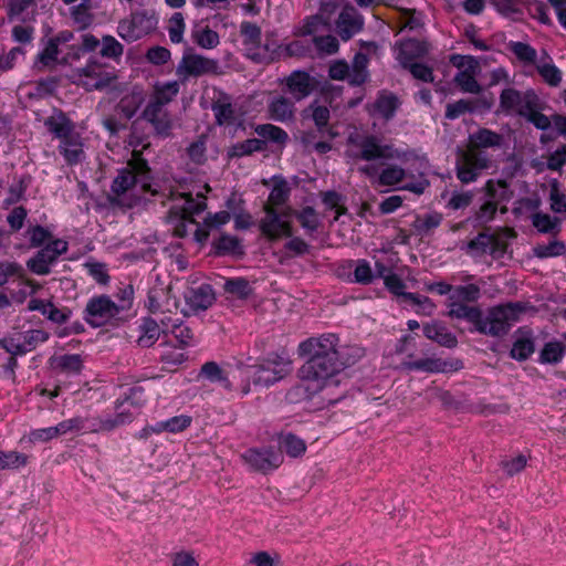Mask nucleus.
<instances>
[{"label": "nucleus", "mask_w": 566, "mask_h": 566, "mask_svg": "<svg viewBox=\"0 0 566 566\" xmlns=\"http://www.w3.org/2000/svg\"><path fill=\"white\" fill-rule=\"evenodd\" d=\"M198 377L210 382L218 384L221 388L228 391H231L233 388L228 374L216 361L205 363L200 368Z\"/></svg>", "instance_id": "obj_30"}, {"label": "nucleus", "mask_w": 566, "mask_h": 566, "mask_svg": "<svg viewBox=\"0 0 566 566\" xmlns=\"http://www.w3.org/2000/svg\"><path fill=\"white\" fill-rule=\"evenodd\" d=\"M56 367L67 374H78L82 369V358L77 354H66L56 358Z\"/></svg>", "instance_id": "obj_64"}, {"label": "nucleus", "mask_w": 566, "mask_h": 566, "mask_svg": "<svg viewBox=\"0 0 566 566\" xmlns=\"http://www.w3.org/2000/svg\"><path fill=\"white\" fill-rule=\"evenodd\" d=\"M549 207L555 213H566V195L556 179L549 185Z\"/></svg>", "instance_id": "obj_54"}, {"label": "nucleus", "mask_w": 566, "mask_h": 566, "mask_svg": "<svg viewBox=\"0 0 566 566\" xmlns=\"http://www.w3.org/2000/svg\"><path fill=\"white\" fill-rule=\"evenodd\" d=\"M184 297L188 307L187 313L191 314L206 311L214 302L213 290L208 284L188 287L184 293Z\"/></svg>", "instance_id": "obj_22"}, {"label": "nucleus", "mask_w": 566, "mask_h": 566, "mask_svg": "<svg viewBox=\"0 0 566 566\" xmlns=\"http://www.w3.org/2000/svg\"><path fill=\"white\" fill-rule=\"evenodd\" d=\"M28 463V457L18 451H0V470L19 469Z\"/></svg>", "instance_id": "obj_58"}, {"label": "nucleus", "mask_w": 566, "mask_h": 566, "mask_svg": "<svg viewBox=\"0 0 566 566\" xmlns=\"http://www.w3.org/2000/svg\"><path fill=\"white\" fill-rule=\"evenodd\" d=\"M71 78L87 91L102 90L115 78L114 70L102 64L97 59H91L84 67L73 71Z\"/></svg>", "instance_id": "obj_7"}, {"label": "nucleus", "mask_w": 566, "mask_h": 566, "mask_svg": "<svg viewBox=\"0 0 566 566\" xmlns=\"http://www.w3.org/2000/svg\"><path fill=\"white\" fill-rule=\"evenodd\" d=\"M123 307L118 306L108 295L91 297L85 306L83 318L93 326L101 327L117 317Z\"/></svg>", "instance_id": "obj_9"}, {"label": "nucleus", "mask_w": 566, "mask_h": 566, "mask_svg": "<svg viewBox=\"0 0 566 566\" xmlns=\"http://www.w3.org/2000/svg\"><path fill=\"white\" fill-rule=\"evenodd\" d=\"M223 289L230 295L238 298H247L252 293V286L243 277L229 279L224 282Z\"/></svg>", "instance_id": "obj_52"}, {"label": "nucleus", "mask_w": 566, "mask_h": 566, "mask_svg": "<svg viewBox=\"0 0 566 566\" xmlns=\"http://www.w3.org/2000/svg\"><path fill=\"white\" fill-rule=\"evenodd\" d=\"M191 40L199 48L212 50L220 43L219 34L209 25L197 24L191 30Z\"/></svg>", "instance_id": "obj_33"}, {"label": "nucleus", "mask_w": 566, "mask_h": 566, "mask_svg": "<svg viewBox=\"0 0 566 566\" xmlns=\"http://www.w3.org/2000/svg\"><path fill=\"white\" fill-rule=\"evenodd\" d=\"M151 189L149 168L142 158H135L118 171L112 185V201L126 208L134 207Z\"/></svg>", "instance_id": "obj_2"}, {"label": "nucleus", "mask_w": 566, "mask_h": 566, "mask_svg": "<svg viewBox=\"0 0 566 566\" xmlns=\"http://www.w3.org/2000/svg\"><path fill=\"white\" fill-rule=\"evenodd\" d=\"M500 108L505 114L518 115L531 120V94L513 87L505 88L500 95Z\"/></svg>", "instance_id": "obj_19"}, {"label": "nucleus", "mask_w": 566, "mask_h": 566, "mask_svg": "<svg viewBox=\"0 0 566 566\" xmlns=\"http://www.w3.org/2000/svg\"><path fill=\"white\" fill-rule=\"evenodd\" d=\"M239 369L247 379L242 394L248 395L251 391L250 380L256 387H270L286 377L291 371V360L279 354H270L253 365H241Z\"/></svg>", "instance_id": "obj_3"}, {"label": "nucleus", "mask_w": 566, "mask_h": 566, "mask_svg": "<svg viewBox=\"0 0 566 566\" xmlns=\"http://www.w3.org/2000/svg\"><path fill=\"white\" fill-rule=\"evenodd\" d=\"M491 3L501 14L515 18L522 13V7L526 4V0H491Z\"/></svg>", "instance_id": "obj_60"}, {"label": "nucleus", "mask_w": 566, "mask_h": 566, "mask_svg": "<svg viewBox=\"0 0 566 566\" xmlns=\"http://www.w3.org/2000/svg\"><path fill=\"white\" fill-rule=\"evenodd\" d=\"M159 323L163 325L164 333L170 332L179 343V346L185 348L193 344V334L191 329L184 325L179 317H159Z\"/></svg>", "instance_id": "obj_25"}, {"label": "nucleus", "mask_w": 566, "mask_h": 566, "mask_svg": "<svg viewBox=\"0 0 566 566\" xmlns=\"http://www.w3.org/2000/svg\"><path fill=\"white\" fill-rule=\"evenodd\" d=\"M398 99L394 95H380L375 102V112L388 120L394 117L395 112L398 107Z\"/></svg>", "instance_id": "obj_53"}, {"label": "nucleus", "mask_w": 566, "mask_h": 566, "mask_svg": "<svg viewBox=\"0 0 566 566\" xmlns=\"http://www.w3.org/2000/svg\"><path fill=\"white\" fill-rule=\"evenodd\" d=\"M206 208L205 197L197 195L196 198L189 193H178L171 198L169 207V220L177 221H192V216L203 211Z\"/></svg>", "instance_id": "obj_17"}, {"label": "nucleus", "mask_w": 566, "mask_h": 566, "mask_svg": "<svg viewBox=\"0 0 566 566\" xmlns=\"http://www.w3.org/2000/svg\"><path fill=\"white\" fill-rule=\"evenodd\" d=\"M427 53V46L423 42L418 40L402 41L396 52V59L402 67H407L415 63L417 59L422 57Z\"/></svg>", "instance_id": "obj_26"}, {"label": "nucleus", "mask_w": 566, "mask_h": 566, "mask_svg": "<svg viewBox=\"0 0 566 566\" xmlns=\"http://www.w3.org/2000/svg\"><path fill=\"white\" fill-rule=\"evenodd\" d=\"M566 252V245L563 241L553 239L546 244H536L533 248V255L539 259L555 258Z\"/></svg>", "instance_id": "obj_50"}, {"label": "nucleus", "mask_w": 566, "mask_h": 566, "mask_svg": "<svg viewBox=\"0 0 566 566\" xmlns=\"http://www.w3.org/2000/svg\"><path fill=\"white\" fill-rule=\"evenodd\" d=\"M242 43L247 56L258 63L274 60L275 52L269 43L261 44V29L253 22L243 21L240 25Z\"/></svg>", "instance_id": "obj_11"}, {"label": "nucleus", "mask_w": 566, "mask_h": 566, "mask_svg": "<svg viewBox=\"0 0 566 566\" xmlns=\"http://www.w3.org/2000/svg\"><path fill=\"white\" fill-rule=\"evenodd\" d=\"M219 73L220 64L217 60L196 53H185L176 69L181 82H187L190 77Z\"/></svg>", "instance_id": "obj_13"}, {"label": "nucleus", "mask_w": 566, "mask_h": 566, "mask_svg": "<svg viewBox=\"0 0 566 566\" xmlns=\"http://www.w3.org/2000/svg\"><path fill=\"white\" fill-rule=\"evenodd\" d=\"M338 345L339 339L335 334H323L300 344L301 354L310 356L298 370L301 386L308 395L337 384L334 377L340 366L337 360Z\"/></svg>", "instance_id": "obj_1"}, {"label": "nucleus", "mask_w": 566, "mask_h": 566, "mask_svg": "<svg viewBox=\"0 0 566 566\" xmlns=\"http://www.w3.org/2000/svg\"><path fill=\"white\" fill-rule=\"evenodd\" d=\"M60 39H50L40 51L34 61V69L38 71L53 69L59 63Z\"/></svg>", "instance_id": "obj_31"}, {"label": "nucleus", "mask_w": 566, "mask_h": 566, "mask_svg": "<svg viewBox=\"0 0 566 566\" xmlns=\"http://www.w3.org/2000/svg\"><path fill=\"white\" fill-rule=\"evenodd\" d=\"M264 149V142L258 138H250L233 145L231 148V155L242 157L251 155L254 151H261Z\"/></svg>", "instance_id": "obj_63"}, {"label": "nucleus", "mask_w": 566, "mask_h": 566, "mask_svg": "<svg viewBox=\"0 0 566 566\" xmlns=\"http://www.w3.org/2000/svg\"><path fill=\"white\" fill-rule=\"evenodd\" d=\"M525 307L520 303H506L491 307L481 315L478 332L490 336L505 335L520 321Z\"/></svg>", "instance_id": "obj_6"}, {"label": "nucleus", "mask_w": 566, "mask_h": 566, "mask_svg": "<svg viewBox=\"0 0 566 566\" xmlns=\"http://www.w3.org/2000/svg\"><path fill=\"white\" fill-rule=\"evenodd\" d=\"M502 136L490 130V129H479L475 134L470 136L471 147L469 149H479L496 147L502 144Z\"/></svg>", "instance_id": "obj_37"}, {"label": "nucleus", "mask_w": 566, "mask_h": 566, "mask_svg": "<svg viewBox=\"0 0 566 566\" xmlns=\"http://www.w3.org/2000/svg\"><path fill=\"white\" fill-rule=\"evenodd\" d=\"M467 253L474 259L490 256L500 261L507 253V242L504 237L493 233H479L467 245Z\"/></svg>", "instance_id": "obj_10"}, {"label": "nucleus", "mask_w": 566, "mask_h": 566, "mask_svg": "<svg viewBox=\"0 0 566 566\" xmlns=\"http://www.w3.org/2000/svg\"><path fill=\"white\" fill-rule=\"evenodd\" d=\"M286 86L294 99L301 101L311 94L313 81L307 73L295 71L286 78Z\"/></svg>", "instance_id": "obj_29"}, {"label": "nucleus", "mask_w": 566, "mask_h": 566, "mask_svg": "<svg viewBox=\"0 0 566 566\" xmlns=\"http://www.w3.org/2000/svg\"><path fill=\"white\" fill-rule=\"evenodd\" d=\"M146 306L151 314L165 316L176 315L178 308L177 301L169 296L165 289L150 290L147 295Z\"/></svg>", "instance_id": "obj_23"}, {"label": "nucleus", "mask_w": 566, "mask_h": 566, "mask_svg": "<svg viewBox=\"0 0 566 566\" xmlns=\"http://www.w3.org/2000/svg\"><path fill=\"white\" fill-rule=\"evenodd\" d=\"M179 90L180 86L178 81H170L164 84H158L155 87L153 98L167 105L177 96Z\"/></svg>", "instance_id": "obj_56"}, {"label": "nucleus", "mask_w": 566, "mask_h": 566, "mask_svg": "<svg viewBox=\"0 0 566 566\" xmlns=\"http://www.w3.org/2000/svg\"><path fill=\"white\" fill-rule=\"evenodd\" d=\"M139 407L136 406L132 397H126L122 401L116 402L115 417L120 426L127 424L133 421Z\"/></svg>", "instance_id": "obj_48"}, {"label": "nucleus", "mask_w": 566, "mask_h": 566, "mask_svg": "<svg viewBox=\"0 0 566 566\" xmlns=\"http://www.w3.org/2000/svg\"><path fill=\"white\" fill-rule=\"evenodd\" d=\"M451 63L459 69L454 82L464 93L479 94L482 91L476 81L480 73L479 61L470 55L455 54L451 56Z\"/></svg>", "instance_id": "obj_14"}, {"label": "nucleus", "mask_w": 566, "mask_h": 566, "mask_svg": "<svg viewBox=\"0 0 566 566\" xmlns=\"http://www.w3.org/2000/svg\"><path fill=\"white\" fill-rule=\"evenodd\" d=\"M279 444L280 449L292 458L302 455L306 450L305 442L292 433L282 434Z\"/></svg>", "instance_id": "obj_43"}, {"label": "nucleus", "mask_w": 566, "mask_h": 566, "mask_svg": "<svg viewBox=\"0 0 566 566\" xmlns=\"http://www.w3.org/2000/svg\"><path fill=\"white\" fill-rule=\"evenodd\" d=\"M160 333H164L163 325L160 326L154 318H145L140 325L137 343L140 347H150L158 340Z\"/></svg>", "instance_id": "obj_36"}, {"label": "nucleus", "mask_w": 566, "mask_h": 566, "mask_svg": "<svg viewBox=\"0 0 566 566\" xmlns=\"http://www.w3.org/2000/svg\"><path fill=\"white\" fill-rule=\"evenodd\" d=\"M491 159L488 154L479 149L463 151L457 161V177L463 184L476 180L482 171L491 167Z\"/></svg>", "instance_id": "obj_12"}, {"label": "nucleus", "mask_w": 566, "mask_h": 566, "mask_svg": "<svg viewBox=\"0 0 566 566\" xmlns=\"http://www.w3.org/2000/svg\"><path fill=\"white\" fill-rule=\"evenodd\" d=\"M191 417L187 415L175 416L165 421L157 422L153 428V432L160 433L163 431H168L172 433H178L187 429L191 424Z\"/></svg>", "instance_id": "obj_38"}, {"label": "nucleus", "mask_w": 566, "mask_h": 566, "mask_svg": "<svg viewBox=\"0 0 566 566\" xmlns=\"http://www.w3.org/2000/svg\"><path fill=\"white\" fill-rule=\"evenodd\" d=\"M405 368L408 370L441 373L447 370V363L439 358H422L405 363Z\"/></svg>", "instance_id": "obj_45"}, {"label": "nucleus", "mask_w": 566, "mask_h": 566, "mask_svg": "<svg viewBox=\"0 0 566 566\" xmlns=\"http://www.w3.org/2000/svg\"><path fill=\"white\" fill-rule=\"evenodd\" d=\"M158 23V19L154 11L137 10L132 12L129 18L118 22L117 33L127 41L134 42L153 32Z\"/></svg>", "instance_id": "obj_8"}, {"label": "nucleus", "mask_w": 566, "mask_h": 566, "mask_svg": "<svg viewBox=\"0 0 566 566\" xmlns=\"http://www.w3.org/2000/svg\"><path fill=\"white\" fill-rule=\"evenodd\" d=\"M564 355L565 347L560 342H549L541 350L538 361L542 364H557Z\"/></svg>", "instance_id": "obj_51"}, {"label": "nucleus", "mask_w": 566, "mask_h": 566, "mask_svg": "<svg viewBox=\"0 0 566 566\" xmlns=\"http://www.w3.org/2000/svg\"><path fill=\"white\" fill-rule=\"evenodd\" d=\"M242 459L251 469L262 472L275 470L283 462L282 454L270 448L249 449L242 454Z\"/></svg>", "instance_id": "obj_20"}, {"label": "nucleus", "mask_w": 566, "mask_h": 566, "mask_svg": "<svg viewBox=\"0 0 566 566\" xmlns=\"http://www.w3.org/2000/svg\"><path fill=\"white\" fill-rule=\"evenodd\" d=\"M533 228L538 232L557 235L562 230V219L543 212H533Z\"/></svg>", "instance_id": "obj_35"}, {"label": "nucleus", "mask_w": 566, "mask_h": 566, "mask_svg": "<svg viewBox=\"0 0 566 566\" xmlns=\"http://www.w3.org/2000/svg\"><path fill=\"white\" fill-rule=\"evenodd\" d=\"M533 66L541 75L543 81L549 86H558L562 82V72L555 65L553 59L546 53H542L539 56L533 49Z\"/></svg>", "instance_id": "obj_24"}, {"label": "nucleus", "mask_w": 566, "mask_h": 566, "mask_svg": "<svg viewBox=\"0 0 566 566\" xmlns=\"http://www.w3.org/2000/svg\"><path fill=\"white\" fill-rule=\"evenodd\" d=\"M45 126L60 139L57 149L67 165L74 166L85 159L83 138L75 130L74 123L65 114L54 113L45 120Z\"/></svg>", "instance_id": "obj_4"}, {"label": "nucleus", "mask_w": 566, "mask_h": 566, "mask_svg": "<svg viewBox=\"0 0 566 566\" xmlns=\"http://www.w3.org/2000/svg\"><path fill=\"white\" fill-rule=\"evenodd\" d=\"M365 355L363 347L358 345H338L337 360L339 363V371L348 366L354 365Z\"/></svg>", "instance_id": "obj_40"}, {"label": "nucleus", "mask_w": 566, "mask_h": 566, "mask_svg": "<svg viewBox=\"0 0 566 566\" xmlns=\"http://www.w3.org/2000/svg\"><path fill=\"white\" fill-rule=\"evenodd\" d=\"M160 346L163 348L160 353V359L167 366L176 367L187 359L184 347L174 346L169 343H163Z\"/></svg>", "instance_id": "obj_46"}, {"label": "nucleus", "mask_w": 566, "mask_h": 566, "mask_svg": "<svg viewBox=\"0 0 566 566\" xmlns=\"http://www.w3.org/2000/svg\"><path fill=\"white\" fill-rule=\"evenodd\" d=\"M423 334L428 339L437 342L439 345L452 348L457 345V337L442 324L431 323L423 326Z\"/></svg>", "instance_id": "obj_32"}, {"label": "nucleus", "mask_w": 566, "mask_h": 566, "mask_svg": "<svg viewBox=\"0 0 566 566\" xmlns=\"http://www.w3.org/2000/svg\"><path fill=\"white\" fill-rule=\"evenodd\" d=\"M268 117L274 122L287 123L294 118V104L284 96H275L268 103Z\"/></svg>", "instance_id": "obj_28"}, {"label": "nucleus", "mask_w": 566, "mask_h": 566, "mask_svg": "<svg viewBox=\"0 0 566 566\" xmlns=\"http://www.w3.org/2000/svg\"><path fill=\"white\" fill-rule=\"evenodd\" d=\"M368 62L369 60L366 54L361 52L355 54L352 66H349L352 85H360L366 82L368 77Z\"/></svg>", "instance_id": "obj_39"}, {"label": "nucleus", "mask_w": 566, "mask_h": 566, "mask_svg": "<svg viewBox=\"0 0 566 566\" xmlns=\"http://www.w3.org/2000/svg\"><path fill=\"white\" fill-rule=\"evenodd\" d=\"M264 213L265 216L260 221V229L264 235L271 240L292 235L291 208L279 211L272 207H264Z\"/></svg>", "instance_id": "obj_15"}, {"label": "nucleus", "mask_w": 566, "mask_h": 566, "mask_svg": "<svg viewBox=\"0 0 566 566\" xmlns=\"http://www.w3.org/2000/svg\"><path fill=\"white\" fill-rule=\"evenodd\" d=\"M29 308L40 312L43 316L55 324H63L70 319L72 311L67 307H56L53 303L43 300H31Z\"/></svg>", "instance_id": "obj_27"}, {"label": "nucleus", "mask_w": 566, "mask_h": 566, "mask_svg": "<svg viewBox=\"0 0 566 566\" xmlns=\"http://www.w3.org/2000/svg\"><path fill=\"white\" fill-rule=\"evenodd\" d=\"M328 23L322 15H312L304 20L303 24L297 29L296 35L300 36H317L316 34L328 30Z\"/></svg>", "instance_id": "obj_44"}, {"label": "nucleus", "mask_w": 566, "mask_h": 566, "mask_svg": "<svg viewBox=\"0 0 566 566\" xmlns=\"http://www.w3.org/2000/svg\"><path fill=\"white\" fill-rule=\"evenodd\" d=\"M292 216L297 219L307 233L315 232L319 227V217L312 207H304L302 210L295 212L292 211Z\"/></svg>", "instance_id": "obj_49"}, {"label": "nucleus", "mask_w": 566, "mask_h": 566, "mask_svg": "<svg viewBox=\"0 0 566 566\" xmlns=\"http://www.w3.org/2000/svg\"><path fill=\"white\" fill-rule=\"evenodd\" d=\"M303 116L312 117L317 128L322 130L328 123L329 109L326 106L313 103L306 109H304Z\"/></svg>", "instance_id": "obj_59"}, {"label": "nucleus", "mask_w": 566, "mask_h": 566, "mask_svg": "<svg viewBox=\"0 0 566 566\" xmlns=\"http://www.w3.org/2000/svg\"><path fill=\"white\" fill-rule=\"evenodd\" d=\"M67 242L62 239H55L43 247L38 253L28 260L27 266L36 275H46L51 271V265L57 258L67 251Z\"/></svg>", "instance_id": "obj_16"}, {"label": "nucleus", "mask_w": 566, "mask_h": 566, "mask_svg": "<svg viewBox=\"0 0 566 566\" xmlns=\"http://www.w3.org/2000/svg\"><path fill=\"white\" fill-rule=\"evenodd\" d=\"M485 201L475 213V218L481 223L491 221L501 202L509 199L507 187L504 181L489 180L485 186Z\"/></svg>", "instance_id": "obj_18"}, {"label": "nucleus", "mask_w": 566, "mask_h": 566, "mask_svg": "<svg viewBox=\"0 0 566 566\" xmlns=\"http://www.w3.org/2000/svg\"><path fill=\"white\" fill-rule=\"evenodd\" d=\"M219 254H241L242 245L238 238L230 234H222L216 242Z\"/></svg>", "instance_id": "obj_61"}, {"label": "nucleus", "mask_w": 566, "mask_h": 566, "mask_svg": "<svg viewBox=\"0 0 566 566\" xmlns=\"http://www.w3.org/2000/svg\"><path fill=\"white\" fill-rule=\"evenodd\" d=\"M346 154L353 159H361L366 161L398 159L405 163L408 157L407 153L394 148L392 145L381 144L380 140L373 135L350 136Z\"/></svg>", "instance_id": "obj_5"}, {"label": "nucleus", "mask_w": 566, "mask_h": 566, "mask_svg": "<svg viewBox=\"0 0 566 566\" xmlns=\"http://www.w3.org/2000/svg\"><path fill=\"white\" fill-rule=\"evenodd\" d=\"M406 177V169L397 165H389L379 172L377 176V182L380 186L394 187L402 182Z\"/></svg>", "instance_id": "obj_41"}, {"label": "nucleus", "mask_w": 566, "mask_h": 566, "mask_svg": "<svg viewBox=\"0 0 566 566\" xmlns=\"http://www.w3.org/2000/svg\"><path fill=\"white\" fill-rule=\"evenodd\" d=\"M482 312L475 307L467 305L465 303L450 301L449 316L465 319L474 325L478 331Z\"/></svg>", "instance_id": "obj_34"}, {"label": "nucleus", "mask_w": 566, "mask_h": 566, "mask_svg": "<svg viewBox=\"0 0 566 566\" xmlns=\"http://www.w3.org/2000/svg\"><path fill=\"white\" fill-rule=\"evenodd\" d=\"M364 17L353 6H345L336 20V30L344 41H348L364 28Z\"/></svg>", "instance_id": "obj_21"}, {"label": "nucleus", "mask_w": 566, "mask_h": 566, "mask_svg": "<svg viewBox=\"0 0 566 566\" xmlns=\"http://www.w3.org/2000/svg\"><path fill=\"white\" fill-rule=\"evenodd\" d=\"M480 287L475 284H467L454 286L453 294L450 295V301L455 302H475L480 297Z\"/></svg>", "instance_id": "obj_55"}, {"label": "nucleus", "mask_w": 566, "mask_h": 566, "mask_svg": "<svg viewBox=\"0 0 566 566\" xmlns=\"http://www.w3.org/2000/svg\"><path fill=\"white\" fill-rule=\"evenodd\" d=\"M254 130L264 143L272 142L283 145L289 138L287 133L284 129L272 124L258 125Z\"/></svg>", "instance_id": "obj_42"}, {"label": "nucleus", "mask_w": 566, "mask_h": 566, "mask_svg": "<svg viewBox=\"0 0 566 566\" xmlns=\"http://www.w3.org/2000/svg\"><path fill=\"white\" fill-rule=\"evenodd\" d=\"M289 195L290 190L285 181L275 184L269 195L268 203L265 207H272L277 210L279 207L286 202Z\"/></svg>", "instance_id": "obj_62"}, {"label": "nucleus", "mask_w": 566, "mask_h": 566, "mask_svg": "<svg viewBox=\"0 0 566 566\" xmlns=\"http://www.w3.org/2000/svg\"><path fill=\"white\" fill-rule=\"evenodd\" d=\"M169 40L175 43L179 44L184 41V33L186 30V22L185 17L181 12H175L167 20L166 25Z\"/></svg>", "instance_id": "obj_47"}, {"label": "nucleus", "mask_w": 566, "mask_h": 566, "mask_svg": "<svg viewBox=\"0 0 566 566\" xmlns=\"http://www.w3.org/2000/svg\"><path fill=\"white\" fill-rule=\"evenodd\" d=\"M24 347L22 350L31 352L38 345L44 343L49 338V334L43 329H28L19 333Z\"/></svg>", "instance_id": "obj_57"}]
</instances>
